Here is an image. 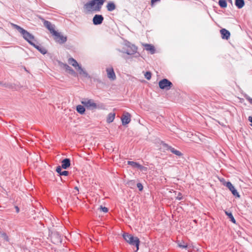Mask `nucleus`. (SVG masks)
Returning a JSON list of instances; mask_svg holds the SVG:
<instances>
[{"mask_svg": "<svg viewBox=\"0 0 252 252\" xmlns=\"http://www.w3.org/2000/svg\"><path fill=\"white\" fill-rule=\"evenodd\" d=\"M106 0H92L85 3L84 8L87 10V12L100 11L102 6Z\"/></svg>", "mask_w": 252, "mask_h": 252, "instance_id": "1", "label": "nucleus"}, {"mask_svg": "<svg viewBox=\"0 0 252 252\" xmlns=\"http://www.w3.org/2000/svg\"><path fill=\"white\" fill-rule=\"evenodd\" d=\"M11 25L14 29H16L22 34L24 39L28 42L31 45H33L34 43L33 41H35V40L34 36L32 34L17 25L12 23Z\"/></svg>", "mask_w": 252, "mask_h": 252, "instance_id": "2", "label": "nucleus"}, {"mask_svg": "<svg viewBox=\"0 0 252 252\" xmlns=\"http://www.w3.org/2000/svg\"><path fill=\"white\" fill-rule=\"evenodd\" d=\"M123 237L129 245L136 247V250L135 252H137L139 249V247L140 243L139 239L137 237H134L128 233H124Z\"/></svg>", "mask_w": 252, "mask_h": 252, "instance_id": "3", "label": "nucleus"}, {"mask_svg": "<svg viewBox=\"0 0 252 252\" xmlns=\"http://www.w3.org/2000/svg\"><path fill=\"white\" fill-rule=\"evenodd\" d=\"M126 48H123L122 50H119V51L123 53H126L128 55H132L137 53V47L134 44H131L129 42H127L125 44Z\"/></svg>", "mask_w": 252, "mask_h": 252, "instance_id": "4", "label": "nucleus"}, {"mask_svg": "<svg viewBox=\"0 0 252 252\" xmlns=\"http://www.w3.org/2000/svg\"><path fill=\"white\" fill-rule=\"evenodd\" d=\"M158 86L160 89L168 91L172 88L173 85L170 81L167 79L164 78L159 81Z\"/></svg>", "mask_w": 252, "mask_h": 252, "instance_id": "5", "label": "nucleus"}, {"mask_svg": "<svg viewBox=\"0 0 252 252\" xmlns=\"http://www.w3.org/2000/svg\"><path fill=\"white\" fill-rule=\"evenodd\" d=\"M51 241L56 245H59L62 242L61 234L57 231H52L50 234Z\"/></svg>", "mask_w": 252, "mask_h": 252, "instance_id": "6", "label": "nucleus"}, {"mask_svg": "<svg viewBox=\"0 0 252 252\" xmlns=\"http://www.w3.org/2000/svg\"><path fill=\"white\" fill-rule=\"evenodd\" d=\"M81 103L89 110H93L97 108V104L91 99L84 98L81 101Z\"/></svg>", "mask_w": 252, "mask_h": 252, "instance_id": "7", "label": "nucleus"}, {"mask_svg": "<svg viewBox=\"0 0 252 252\" xmlns=\"http://www.w3.org/2000/svg\"><path fill=\"white\" fill-rule=\"evenodd\" d=\"M161 144L163 148L166 151H170L172 153L178 157H182L183 155V154L180 151L177 150L175 148H173L164 142H162Z\"/></svg>", "mask_w": 252, "mask_h": 252, "instance_id": "8", "label": "nucleus"}, {"mask_svg": "<svg viewBox=\"0 0 252 252\" xmlns=\"http://www.w3.org/2000/svg\"><path fill=\"white\" fill-rule=\"evenodd\" d=\"M57 33H54V40L60 44H63L67 41V37L61 34L60 32L56 31Z\"/></svg>", "mask_w": 252, "mask_h": 252, "instance_id": "9", "label": "nucleus"}, {"mask_svg": "<svg viewBox=\"0 0 252 252\" xmlns=\"http://www.w3.org/2000/svg\"><path fill=\"white\" fill-rule=\"evenodd\" d=\"M224 185L229 189L232 194L236 198H240V195L230 182H227Z\"/></svg>", "mask_w": 252, "mask_h": 252, "instance_id": "10", "label": "nucleus"}, {"mask_svg": "<svg viewBox=\"0 0 252 252\" xmlns=\"http://www.w3.org/2000/svg\"><path fill=\"white\" fill-rule=\"evenodd\" d=\"M44 26L50 31L51 33L53 35L56 33V31L55 30V26L53 25L51 23L48 21L42 19Z\"/></svg>", "mask_w": 252, "mask_h": 252, "instance_id": "11", "label": "nucleus"}, {"mask_svg": "<svg viewBox=\"0 0 252 252\" xmlns=\"http://www.w3.org/2000/svg\"><path fill=\"white\" fill-rule=\"evenodd\" d=\"M104 20V17L102 15L95 14L93 18V22L94 25H100Z\"/></svg>", "mask_w": 252, "mask_h": 252, "instance_id": "12", "label": "nucleus"}, {"mask_svg": "<svg viewBox=\"0 0 252 252\" xmlns=\"http://www.w3.org/2000/svg\"><path fill=\"white\" fill-rule=\"evenodd\" d=\"M107 77L111 80L114 81L116 79V76L113 67H108L106 69Z\"/></svg>", "mask_w": 252, "mask_h": 252, "instance_id": "13", "label": "nucleus"}, {"mask_svg": "<svg viewBox=\"0 0 252 252\" xmlns=\"http://www.w3.org/2000/svg\"><path fill=\"white\" fill-rule=\"evenodd\" d=\"M221 37L223 39L228 40L230 38V33L225 29H222L220 30Z\"/></svg>", "mask_w": 252, "mask_h": 252, "instance_id": "14", "label": "nucleus"}, {"mask_svg": "<svg viewBox=\"0 0 252 252\" xmlns=\"http://www.w3.org/2000/svg\"><path fill=\"white\" fill-rule=\"evenodd\" d=\"M121 120L124 126L129 124L131 121L130 115L128 113H126V115H123L121 118Z\"/></svg>", "mask_w": 252, "mask_h": 252, "instance_id": "15", "label": "nucleus"}, {"mask_svg": "<svg viewBox=\"0 0 252 252\" xmlns=\"http://www.w3.org/2000/svg\"><path fill=\"white\" fill-rule=\"evenodd\" d=\"M61 163L62 167L64 169H66L70 166V159L68 158H65L62 160Z\"/></svg>", "mask_w": 252, "mask_h": 252, "instance_id": "16", "label": "nucleus"}, {"mask_svg": "<svg viewBox=\"0 0 252 252\" xmlns=\"http://www.w3.org/2000/svg\"><path fill=\"white\" fill-rule=\"evenodd\" d=\"M32 46H33L43 55H45L47 53V50L46 49V48L41 45H38L34 43Z\"/></svg>", "mask_w": 252, "mask_h": 252, "instance_id": "17", "label": "nucleus"}, {"mask_svg": "<svg viewBox=\"0 0 252 252\" xmlns=\"http://www.w3.org/2000/svg\"><path fill=\"white\" fill-rule=\"evenodd\" d=\"M144 46L145 49L147 51H150L151 54H154L155 53L156 49L154 45L150 44H145Z\"/></svg>", "mask_w": 252, "mask_h": 252, "instance_id": "18", "label": "nucleus"}, {"mask_svg": "<svg viewBox=\"0 0 252 252\" xmlns=\"http://www.w3.org/2000/svg\"><path fill=\"white\" fill-rule=\"evenodd\" d=\"M116 8V6L113 1H109L106 5L107 10L108 11H113Z\"/></svg>", "mask_w": 252, "mask_h": 252, "instance_id": "19", "label": "nucleus"}, {"mask_svg": "<svg viewBox=\"0 0 252 252\" xmlns=\"http://www.w3.org/2000/svg\"><path fill=\"white\" fill-rule=\"evenodd\" d=\"M68 63L69 64L72 65L73 66L76 68H78L80 65L77 62L72 58H70L68 59Z\"/></svg>", "mask_w": 252, "mask_h": 252, "instance_id": "20", "label": "nucleus"}, {"mask_svg": "<svg viewBox=\"0 0 252 252\" xmlns=\"http://www.w3.org/2000/svg\"><path fill=\"white\" fill-rule=\"evenodd\" d=\"M235 4L238 8L241 9L244 6L245 1L244 0H235Z\"/></svg>", "mask_w": 252, "mask_h": 252, "instance_id": "21", "label": "nucleus"}, {"mask_svg": "<svg viewBox=\"0 0 252 252\" xmlns=\"http://www.w3.org/2000/svg\"><path fill=\"white\" fill-rule=\"evenodd\" d=\"M76 69L79 71L80 74L83 75L85 77H90L88 73L86 72V71L82 68L81 65L79 66L78 68H76Z\"/></svg>", "mask_w": 252, "mask_h": 252, "instance_id": "22", "label": "nucleus"}, {"mask_svg": "<svg viewBox=\"0 0 252 252\" xmlns=\"http://www.w3.org/2000/svg\"><path fill=\"white\" fill-rule=\"evenodd\" d=\"M115 117V113H110L107 117L106 121L108 123H112Z\"/></svg>", "mask_w": 252, "mask_h": 252, "instance_id": "23", "label": "nucleus"}, {"mask_svg": "<svg viewBox=\"0 0 252 252\" xmlns=\"http://www.w3.org/2000/svg\"><path fill=\"white\" fill-rule=\"evenodd\" d=\"M85 110L86 109L84 106L78 105L76 106L77 112L81 115L84 114L85 113Z\"/></svg>", "mask_w": 252, "mask_h": 252, "instance_id": "24", "label": "nucleus"}, {"mask_svg": "<svg viewBox=\"0 0 252 252\" xmlns=\"http://www.w3.org/2000/svg\"><path fill=\"white\" fill-rule=\"evenodd\" d=\"M225 214L227 216L228 218L230 219V220L233 223H236V220L233 216V215L231 212L225 211Z\"/></svg>", "mask_w": 252, "mask_h": 252, "instance_id": "25", "label": "nucleus"}, {"mask_svg": "<svg viewBox=\"0 0 252 252\" xmlns=\"http://www.w3.org/2000/svg\"><path fill=\"white\" fill-rule=\"evenodd\" d=\"M218 4L222 8H224L227 7V2L226 0H219Z\"/></svg>", "mask_w": 252, "mask_h": 252, "instance_id": "26", "label": "nucleus"}, {"mask_svg": "<svg viewBox=\"0 0 252 252\" xmlns=\"http://www.w3.org/2000/svg\"><path fill=\"white\" fill-rule=\"evenodd\" d=\"M139 163L133 161H127V164L131 166L133 168H137V167L138 166Z\"/></svg>", "mask_w": 252, "mask_h": 252, "instance_id": "27", "label": "nucleus"}, {"mask_svg": "<svg viewBox=\"0 0 252 252\" xmlns=\"http://www.w3.org/2000/svg\"><path fill=\"white\" fill-rule=\"evenodd\" d=\"M65 68L66 70L68 71L69 73L71 74H75L76 73L75 71L69 65L66 64Z\"/></svg>", "mask_w": 252, "mask_h": 252, "instance_id": "28", "label": "nucleus"}, {"mask_svg": "<svg viewBox=\"0 0 252 252\" xmlns=\"http://www.w3.org/2000/svg\"><path fill=\"white\" fill-rule=\"evenodd\" d=\"M178 246L180 248L182 249H188L189 246L187 244H185L184 242H183L182 243H178Z\"/></svg>", "mask_w": 252, "mask_h": 252, "instance_id": "29", "label": "nucleus"}, {"mask_svg": "<svg viewBox=\"0 0 252 252\" xmlns=\"http://www.w3.org/2000/svg\"><path fill=\"white\" fill-rule=\"evenodd\" d=\"M2 87L7 88L8 89H13V86L12 84L5 83L2 84Z\"/></svg>", "mask_w": 252, "mask_h": 252, "instance_id": "30", "label": "nucleus"}, {"mask_svg": "<svg viewBox=\"0 0 252 252\" xmlns=\"http://www.w3.org/2000/svg\"><path fill=\"white\" fill-rule=\"evenodd\" d=\"M152 74L150 71H147L144 74L145 77L147 80H150L151 78Z\"/></svg>", "mask_w": 252, "mask_h": 252, "instance_id": "31", "label": "nucleus"}, {"mask_svg": "<svg viewBox=\"0 0 252 252\" xmlns=\"http://www.w3.org/2000/svg\"><path fill=\"white\" fill-rule=\"evenodd\" d=\"M69 173L68 171L64 170L62 171L61 174L59 176H67L69 175Z\"/></svg>", "mask_w": 252, "mask_h": 252, "instance_id": "32", "label": "nucleus"}, {"mask_svg": "<svg viewBox=\"0 0 252 252\" xmlns=\"http://www.w3.org/2000/svg\"><path fill=\"white\" fill-rule=\"evenodd\" d=\"M245 97L246 99L248 100L251 105H252V98L247 94L245 96Z\"/></svg>", "mask_w": 252, "mask_h": 252, "instance_id": "33", "label": "nucleus"}, {"mask_svg": "<svg viewBox=\"0 0 252 252\" xmlns=\"http://www.w3.org/2000/svg\"><path fill=\"white\" fill-rule=\"evenodd\" d=\"M62 168H63L62 167V166H60V165L56 167V171L58 173H59V175L61 174V172L62 171Z\"/></svg>", "mask_w": 252, "mask_h": 252, "instance_id": "34", "label": "nucleus"}, {"mask_svg": "<svg viewBox=\"0 0 252 252\" xmlns=\"http://www.w3.org/2000/svg\"><path fill=\"white\" fill-rule=\"evenodd\" d=\"M137 187L138 188L139 191H142L143 189V186L140 183H138L137 184Z\"/></svg>", "mask_w": 252, "mask_h": 252, "instance_id": "35", "label": "nucleus"}, {"mask_svg": "<svg viewBox=\"0 0 252 252\" xmlns=\"http://www.w3.org/2000/svg\"><path fill=\"white\" fill-rule=\"evenodd\" d=\"M2 237L3 238V239L6 241V242L9 241V238L8 236L6 235V233H4L2 234Z\"/></svg>", "mask_w": 252, "mask_h": 252, "instance_id": "36", "label": "nucleus"}, {"mask_svg": "<svg viewBox=\"0 0 252 252\" xmlns=\"http://www.w3.org/2000/svg\"><path fill=\"white\" fill-rule=\"evenodd\" d=\"M100 209L104 213H107L108 212V209L107 207H103L102 206H100Z\"/></svg>", "mask_w": 252, "mask_h": 252, "instance_id": "37", "label": "nucleus"}, {"mask_svg": "<svg viewBox=\"0 0 252 252\" xmlns=\"http://www.w3.org/2000/svg\"><path fill=\"white\" fill-rule=\"evenodd\" d=\"M182 198H183V197H182V193L181 192H179L178 193V195L176 197V199L178 200H181L182 199Z\"/></svg>", "mask_w": 252, "mask_h": 252, "instance_id": "38", "label": "nucleus"}, {"mask_svg": "<svg viewBox=\"0 0 252 252\" xmlns=\"http://www.w3.org/2000/svg\"><path fill=\"white\" fill-rule=\"evenodd\" d=\"M143 166L138 163L137 168L140 169L141 171H142Z\"/></svg>", "mask_w": 252, "mask_h": 252, "instance_id": "39", "label": "nucleus"}, {"mask_svg": "<svg viewBox=\"0 0 252 252\" xmlns=\"http://www.w3.org/2000/svg\"><path fill=\"white\" fill-rule=\"evenodd\" d=\"M248 120L251 123L250 126H252V116H249L248 117Z\"/></svg>", "mask_w": 252, "mask_h": 252, "instance_id": "40", "label": "nucleus"}, {"mask_svg": "<svg viewBox=\"0 0 252 252\" xmlns=\"http://www.w3.org/2000/svg\"><path fill=\"white\" fill-rule=\"evenodd\" d=\"M160 1V0H151V3L152 4L154 3L155 2H157V1Z\"/></svg>", "mask_w": 252, "mask_h": 252, "instance_id": "41", "label": "nucleus"}, {"mask_svg": "<svg viewBox=\"0 0 252 252\" xmlns=\"http://www.w3.org/2000/svg\"><path fill=\"white\" fill-rule=\"evenodd\" d=\"M147 170V168L146 167L143 166L142 168V171H146Z\"/></svg>", "mask_w": 252, "mask_h": 252, "instance_id": "42", "label": "nucleus"}, {"mask_svg": "<svg viewBox=\"0 0 252 252\" xmlns=\"http://www.w3.org/2000/svg\"><path fill=\"white\" fill-rule=\"evenodd\" d=\"M74 189H75L76 190V191L78 193V192H79V189H78V188L77 187H75L74 188Z\"/></svg>", "mask_w": 252, "mask_h": 252, "instance_id": "43", "label": "nucleus"}, {"mask_svg": "<svg viewBox=\"0 0 252 252\" xmlns=\"http://www.w3.org/2000/svg\"><path fill=\"white\" fill-rule=\"evenodd\" d=\"M15 208H16L17 213H18L19 212V208L17 206H16Z\"/></svg>", "mask_w": 252, "mask_h": 252, "instance_id": "44", "label": "nucleus"}, {"mask_svg": "<svg viewBox=\"0 0 252 252\" xmlns=\"http://www.w3.org/2000/svg\"><path fill=\"white\" fill-rule=\"evenodd\" d=\"M140 56V54L139 53H137V55L135 56V57H138Z\"/></svg>", "mask_w": 252, "mask_h": 252, "instance_id": "45", "label": "nucleus"}, {"mask_svg": "<svg viewBox=\"0 0 252 252\" xmlns=\"http://www.w3.org/2000/svg\"><path fill=\"white\" fill-rule=\"evenodd\" d=\"M3 84V83L2 82H0V86H2V84Z\"/></svg>", "mask_w": 252, "mask_h": 252, "instance_id": "46", "label": "nucleus"}, {"mask_svg": "<svg viewBox=\"0 0 252 252\" xmlns=\"http://www.w3.org/2000/svg\"><path fill=\"white\" fill-rule=\"evenodd\" d=\"M193 221H194V222H196V220H194Z\"/></svg>", "mask_w": 252, "mask_h": 252, "instance_id": "47", "label": "nucleus"}, {"mask_svg": "<svg viewBox=\"0 0 252 252\" xmlns=\"http://www.w3.org/2000/svg\"><path fill=\"white\" fill-rule=\"evenodd\" d=\"M132 181H131L129 184L132 183Z\"/></svg>", "mask_w": 252, "mask_h": 252, "instance_id": "48", "label": "nucleus"}, {"mask_svg": "<svg viewBox=\"0 0 252 252\" xmlns=\"http://www.w3.org/2000/svg\"><path fill=\"white\" fill-rule=\"evenodd\" d=\"M229 1H230L231 2V0H228Z\"/></svg>", "mask_w": 252, "mask_h": 252, "instance_id": "49", "label": "nucleus"}]
</instances>
